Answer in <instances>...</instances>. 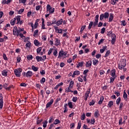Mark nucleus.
<instances>
[{
	"instance_id": "obj_24",
	"label": "nucleus",
	"mask_w": 129,
	"mask_h": 129,
	"mask_svg": "<svg viewBox=\"0 0 129 129\" xmlns=\"http://www.w3.org/2000/svg\"><path fill=\"white\" fill-rule=\"evenodd\" d=\"M64 111L63 112H67V111H68V109L67 108V104H65V105H64Z\"/></svg>"
},
{
	"instance_id": "obj_55",
	"label": "nucleus",
	"mask_w": 129,
	"mask_h": 129,
	"mask_svg": "<svg viewBox=\"0 0 129 129\" xmlns=\"http://www.w3.org/2000/svg\"><path fill=\"white\" fill-rule=\"evenodd\" d=\"M15 20H12L11 21V22H10L11 25L12 26H14V25H15Z\"/></svg>"
},
{
	"instance_id": "obj_64",
	"label": "nucleus",
	"mask_w": 129,
	"mask_h": 129,
	"mask_svg": "<svg viewBox=\"0 0 129 129\" xmlns=\"http://www.w3.org/2000/svg\"><path fill=\"white\" fill-rule=\"evenodd\" d=\"M57 50H55L53 52V55L55 57H57Z\"/></svg>"
},
{
	"instance_id": "obj_45",
	"label": "nucleus",
	"mask_w": 129,
	"mask_h": 129,
	"mask_svg": "<svg viewBox=\"0 0 129 129\" xmlns=\"http://www.w3.org/2000/svg\"><path fill=\"white\" fill-rule=\"evenodd\" d=\"M81 119L82 120H84V119H85V114H83V115L81 117Z\"/></svg>"
},
{
	"instance_id": "obj_41",
	"label": "nucleus",
	"mask_w": 129,
	"mask_h": 129,
	"mask_svg": "<svg viewBox=\"0 0 129 129\" xmlns=\"http://www.w3.org/2000/svg\"><path fill=\"white\" fill-rule=\"evenodd\" d=\"M91 124H94V123L95 122V119H94V118H92L91 119Z\"/></svg>"
},
{
	"instance_id": "obj_62",
	"label": "nucleus",
	"mask_w": 129,
	"mask_h": 129,
	"mask_svg": "<svg viewBox=\"0 0 129 129\" xmlns=\"http://www.w3.org/2000/svg\"><path fill=\"white\" fill-rule=\"evenodd\" d=\"M111 5H114L115 4H116V2H115V0H111Z\"/></svg>"
},
{
	"instance_id": "obj_11",
	"label": "nucleus",
	"mask_w": 129,
	"mask_h": 129,
	"mask_svg": "<svg viewBox=\"0 0 129 129\" xmlns=\"http://www.w3.org/2000/svg\"><path fill=\"white\" fill-rule=\"evenodd\" d=\"M62 23H63V19H60L58 21H57L56 23L55 24L57 26H60V25H61Z\"/></svg>"
},
{
	"instance_id": "obj_18",
	"label": "nucleus",
	"mask_w": 129,
	"mask_h": 129,
	"mask_svg": "<svg viewBox=\"0 0 129 129\" xmlns=\"http://www.w3.org/2000/svg\"><path fill=\"white\" fill-rule=\"evenodd\" d=\"M99 116V112H98V110H97L95 112L94 116L95 117H98Z\"/></svg>"
},
{
	"instance_id": "obj_60",
	"label": "nucleus",
	"mask_w": 129,
	"mask_h": 129,
	"mask_svg": "<svg viewBox=\"0 0 129 129\" xmlns=\"http://www.w3.org/2000/svg\"><path fill=\"white\" fill-rule=\"evenodd\" d=\"M38 32H39V31L38 30H35V31L34 32L33 36L35 37V36H36V35H37V34H38Z\"/></svg>"
},
{
	"instance_id": "obj_52",
	"label": "nucleus",
	"mask_w": 129,
	"mask_h": 129,
	"mask_svg": "<svg viewBox=\"0 0 129 129\" xmlns=\"http://www.w3.org/2000/svg\"><path fill=\"white\" fill-rule=\"evenodd\" d=\"M103 41H104V39H101L98 42V45H100L101 44H102L103 43Z\"/></svg>"
},
{
	"instance_id": "obj_29",
	"label": "nucleus",
	"mask_w": 129,
	"mask_h": 129,
	"mask_svg": "<svg viewBox=\"0 0 129 129\" xmlns=\"http://www.w3.org/2000/svg\"><path fill=\"white\" fill-rule=\"evenodd\" d=\"M93 25V22L91 21L90 24L89 25L88 27V30H90V29H91V27H92V25Z\"/></svg>"
},
{
	"instance_id": "obj_59",
	"label": "nucleus",
	"mask_w": 129,
	"mask_h": 129,
	"mask_svg": "<svg viewBox=\"0 0 129 129\" xmlns=\"http://www.w3.org/2000/svg\"><path fill=\"white\" fill-rule=\"evenodd\" d=\"M100 57H101V54H98L96 55V58H97V59H99Z\"/></svg>"
},
{
	"instance_id": "obj_44",
	"label": "nucleus",
	"mask_w": 129,
	"mask_h": 129,
	"mask_svg": "<svg viewBox=\"0 0 129 129\" xmlns=\"http://www.w3.org/2000/svg\"><path fill=\"white\" fill-rule=\"evenodd\" d=\"M45 81H46V79H45L44 78H42L40 81V83H45Z\"/></svg>"
},
{
	"instance_id": "obj_28",
	"label": "nucleus",
	"mask_w": 129,
	"mask_h": 129,
	"mask_svg": "<svg viewBox=\"0 0 129 129\" xmlns=\"http://www.w3.org/2000/svg\"><path fill=\"white\" fill-rule=\"evenodd\" d=\"M34 43L35 46H39V45H40V43H39L37 40H34Z\"/></svg>"
},
{
	"instance_id": "obj_1",
	"label": "nucleus",
	"mask_w": 129,
	"mask_h": 129,
	"mask_svg": "<svg viewBox=\"0 0 129 129\" xmlns=\"http://www.w3.org/2000/svg\"><path fill=\"white\" fill-rule=\"evenodd\" d=\"M109 17V13L106 12L104 14L100 15V21H102L103 19H108Z\"/></svg>"
},
{
	"instance_id": "obj_5",
	"label": "nucleus",
	"mask_w": 129,
	"mask_h": 129,
	"mask_svg": "<svg viewBox=\"0 0 129 129\" xmlns=\"http://www.w3.org/2000/svg\"><path fill=\"white\" fill-rule=\"evenodd\" d=\"M111 43L112 45H114V43H115V40H116V36L115 34H111Z\"/></svg>"
},
{
	"instance_id": "obj_7",
	"label": "nucleus",
	"mask_w": 129,
	"mask_h": 129,
	"mask_svg": "<svg viewBox=\"0 0 129 129\" xmlns=\"http://www.w3.org/2000/svg\"><path fill=\"white\" fill-rule=\"evenodd\" d=\"M53 102H54V100H53V99H51L50 101L46 104V108H48V107H50V106H51V105H52V104H53Z\"/></svg>"
},
{
	"instance_id": "obj_16",
	"label": "nucleus",
	"mask_w": 129,
	"mask_h": 129,
	"mask_svg": "<svg viewBox=\"0 0 129 129\" xmlns=\"http://www.w3.org/2000/svg\"><path fill=\"white\" fill-rule=\"evenodd\" d=\"M36 59L37 62H40V61H42V57L39 56H36Z\"/></svg>"
},
{
	"instance_id": "obj_27",
	"label": "nucleus",
	"mask_w": 129,
	"mask_h": 129,
	"mask_svg": "<svg viewBox=\"0 0 129 129\" xmlns=\"http://www.w3.org/2000/svg\"><path fill=\"white\" fill-rule=\"evenodd\" d=\"M32 69L33 70V71H38V68L35 67L34 66H32Z\"/></svg>"
},
{
	"instance_id": "obj_50",
	"label": "nucleus",
	"mask_w": 129,
	"mask_h": 129,
	"mask_svg": "<svg viewBox=\"0 0 129 129\" xmlns=\"http://www.w3.org/2000/svg\"><path fill=\"white\" fill-rule=\"evenodd\" d=\"M26 2H27V0H19L20 4L21 3L22 4H26Z\"/></svg>"
},
{
	"instance_id": "obj_47",
	"label": "nucleus",
	"mask_w": 129,
	"mask_h": 129,
	"mask_svg": "<svg viewBox=\"0 0 129 129\" xmlns=\"http://www.w3.org/2000/svg\"><path fill=\"white\" fill-rule=\"evenodd\" d=\"M4 106V101H0V109H2Z\"/></svg>"
},
{
	"instance_id": "obj_30",
	"label": "nucleus",
	"mask_w": 129,
	"mask_h": 129,
	"mask_svg": "<svg viewBox=\"0 0 129 129\" xmlns=\"http://www.w3.org/2000/svg\"><path fill=\"white\" fill-rule=\"evenodd\" d=\"M90 93V91H87L85 93V97H89V94Z\"/></svg>"
},
{
	"instance_id": "obj_57",
	"label": "nucleus",
	"mask_w": 129,
	"mask_h": 129,
	"mask_svg": "<svg viewBox=\"0 0 129 129\" xmlns=\"http://www.w3.org/2000/svg\"><path fill=\"white\" fill-rule=\"evenodd\" d=\"M84 63V62H83V61L79 62V65L80 67H82V66H83Z\"/></svg>"
},
{
	"instance_id": "obj_39",
	"label": "nucleus",
	"mask_w": 129,
	"mask_h": 129,
	"mask_svg": "<svg viewBox=\"0 0 129 129\" xmlns=\"http://www.w3.org/2000/svg\"><path fill=\"white\" fill-rule=\"evenodd\" d=\"M98 63V60L95 59L93 60V65H96V64Z\"/></svg>"
},
{
	"instance_id": "obj_51",
	"label": "nucleus",
	"mask_w": 129,
	"mask_h": 129,
	"mask_svg": "<svg viewBox=\"0 0 129 129\" xmlns=\"http://www.w3.org/2000/svg\"><path fill=\"white\" fill-rule=\"evenodd\" d=\"M3 56L4 60H8V57H7V55H6L5 53H3Z\"/></svg>"
},
{
	"instance_id": "obj_32",
	"label": "nucleus",
	"mask_w": 129,
	"mask_h": 129,
	"mask_svg": "<svg viewBox=\"0 0 129 129\" xmlns=\"http://www.w3.org/2000/svg\"><path fill=\"white\" fill-rule=\"evenodd\" d=\"M58 123H60V120H59L58 119H56L53 122V124H58Z\"/></svg>"
},
{
	"instance_id": "obj_26",
	"label": "nucleus",
	"mask_w": 129,
	"mask_h": 129,
	"mask_svg": "<svg viewBox=\"0 0 129 129\" xmlns=\"http://www.w3.org/2000/svg\"><path fill=\"white\" fill-rule=\"evenodd\" d=\"M8 74V72L7 71H3L2 72V75H3V76H7Z\"/></svg>"
},
{
	"instance_id": "obj_63",
	"label": "nucleus",
	"mask_w": 129,
	"mask_h": 129,
	"mask_svg": "<svg viewBox=\"0 0 129 129\" xmlns=\"http://www.w3.org/2000/svg\"><path fill=\"white\" fill-rule=\"evenodd\" d=\"M13 85H10L9 87L6 88V90H11V88H12Z\"/></svg>"
},
{
	"instance_id": "obj_2",
	"label": "nucleus",
	"mask_w": 129,
	"mask_h": 129,
	"mask_svg": "<svg viewBox=\"0 0 129 129\" xmlns=\"http://www.w3.org/2000/svg\"><path fill=\"white\" fill-rule=\"evenodd\" d=\"M126 65V63H125V61L124 60L120 61L119 63L118 68L119 69L121 70L122 68H124V67H125Z\"/></svg>"
},
{
	"instance_id": "obj_19",
	"label": "nucleus",
	"mask_w": 129,
	"mask_h": 129,
	"mask_svg": "<svg viewBox=\"0 0 129 129\" xmlns=\"http://www.w3.org/2000/svg\"><path fill=\"white\" fill-rule=\"evenodd\" d=\"M66 92H71L72 93H73V91L71 90L70 89V88L69 87L67 88L66 89Z\"/></svg>"
},
{
	"instance_id": "obj_20",
	"label": "nucleus",
	"mask_w": 129,
	"mask_h": 129,
	"mask_svg": "<svg viewBox=\"0 0 129 129\" xmlns=\"http://www.w3.org/2000/svg\"><path fill=\"white\" fill-rule=\"evenodd\" d=\"M112 105H113V101H109V103L108 104V106H109V107H112Z\"/></svg>"
},
{
	"instance_id": "obj_22",
	"label": "nucleus",
	"mask_w": 129,
	"mask_h": 129,
	"mask_svg": "<svg viewBox=\"0 0 129 129\" xmlns=\"http://www.w3.org/2000/svg\"><path fill=\"white\" fill-rule=\"evenodd\" d=\"M120 97H119L116 101V103L118 105L120 103Z\"/></svg>"
},
{
	"instance_id": "obj_40",
	"label": "nucleus",
	"mask_w": 129,
	"mask_h": 129,
	"mask_svg": "<svg viewBox=\"0 0 129 129\" xmlns=\"http://www.w3.org/2000/svg\"><path fill=\"white\" fill-rule=\"evenodd\" d=\"M94 103H95V101L92 100L91 102L89 103L90 106H91V105H94Z\"/></svg>"
},
{
	"instance_id": "obj_8",
	"label": "nucleus",
	"mask_w": 129,
	"mask_h": 129,
	"mask_svg": "<svg viewBox=\"0 0 129 129\" xmlns=\"http://www.w3.org/2000/svg\"><path fill=\"white\" fill-rule=\"evenodd\" d=\"M80 74V72L79 71H75L74 72L73 74L72 75V77L74 78L75 77V75H79Z\"/></svg>"
},
{
	"instance_id": "obj_54",
	"label": "nucleus",
	"mask_w": 129,
	"mask_h": 129,
	"mask_svg": "<svg viewBox=\"0 0 129 129\" xmlns=\"http://www.w3.org/2000/svg\"><path fill=\"white\" fill-rule=\"evenodd\" d=\"M114 94H115L116 95V96L118 97L119 96V95H120V93H119V92L117 91H115L114 92Z\"/></svg>"
},
{
	"instance_id": "obj_36",
	"label": "nucleus",
	"mask_w": 129,
	"mask_h": 129,
	"mask_svg": "<svg viewBox=\"0 0 129 129\" xmlns=\"http://www.w3.org/2000/svg\"><path fill=\"white\" fill-rule=\"evenodd\" d=\"M88 72H89V70H86L84 71L83 74L84 75H85V76H87V73H88Z\"/></svg>"
},
{
	"instance_id": "obj_56",
	"label": "nucleus",
	"mask_w": 129,
	"mask_h": 129,
	"mask_svg": "<svg viewBox=\"0 0 129 129\" xmlns=\"http://www.w3.org/2000/svg\"><path fill=\"white\" fill-rule=\"evenodd\" d=\"M73 101L74 102H76L77 101V97H74L73 98Z\"/></svg>"
},
{
	"instance_id": "obj_4",
	"label": "nucleus",
	"mask_w": 129,
	"mask_h": 129,
	"mask_svg": "<svg viewBox=\"0 0 129 129\" xmlns=\"http://www.w3.org/2000/svg\"><path fill=\"white\" fill-rule=\"evenodd\" d=\"M22 74L23 76L26 77H32V76H33V72L31 71H29L27 73L24 72Z\"/></svg>"
},
{
	"instance_id": "obj_37",
	"label": "nucleus",
	"mask_w": 129,
	"mask_h": 129,
	"mask_svg": "<svg viewBox=\"0 0 129 129\" xmlns=\"http://www.w3.org/2000/svg\"><path fill=\"white\" fill-rule=\"evenodd\" d=\"M38 20L37 19L35 21V24H34L35 29H37V27H38Z\"/></svg>"
},
{
	"instance_id": "obj_15",
	"label": "nucleus",
	"mask_w": 129,
	"mask_h": 129,
	"mask_svg": "<svg viewBox=\"0 0 129 129\" xmlns=\"http://www.w3.org/2000/svg\"><path fill=\"white\" fill-rule=\"evenodd\" d=\"M103 99H104V98L103 97V96H101L100 97V99L98 102V104H101L102 103V102L103 101Z\"/></svg>"
},
{
	"instance_id": "obj_21",
	"label": "nucleus",
	"mask_w": 129,
	"mask_h": 129,
	"mask_svg": "<svg viewBox=\"0 0 129 129\" xmlns=\"http://www.w3.org/2000/svg\"><path fill=\"white\" fill-rule=\"evenodd\" d=\"M63 56V51H60L59 52V55L58 56V58H61V57H62Z\"/></svg>"
},
{
	"instance_id": "obj_42",
	"label": "nucleus",
	"mask_w": 129,
	"mask_h": 129,
	"mask_svg": "<svg viewBox=\"0 0 129 129\" xmlns=\"http://www.w3.org/2000/svg\"><path fill=\"white\" fill-rule=\"evenodd\" d=\"M68 105L70 108H73V105L72 104V102H69L68 103Z\"/></svg>"
},
{
	"instance_id": "obj_6",
	"label": "nucleus",
	"mask_w": 129,
	"mask_h": 129,
	"mask_svg": "<svg viewBox=\"0 0 129 129\" xmlns=\"http://www.w3.org/2000/svg\"><path fill=\"white\" fill-rule=\"evenodd\" d=\"M54 28L55 29L56 33H57L58 34H62V30L61 29H59L58 28V27L54 26Z\"/></svg>"
},
{
	"instance_id": "obj_23",
	"label": "nucleus",
	"mask_w": 129,
	"mask_h": 129,
	"mask_svg": "<svg viewBox=\"0 0 129 129\" xmlns=\"http://www.w3.org/2000/svg\"><path fill=\"white\" fill-rule=\"evenodd\" d=\"M18 27H16L13 29V35H17V31Z\"/></svg>"
},
{
	"instance_id": "obj_38",
	"label": "nucleus",
	"mask_w": 129,
	"mask_h": 129,
	"mask_svg": "<svg viewBox=\"0 0 129 129\" xmlns=\"http://www.w3.org/2000/svg\"><path fill=\"white\" fill-rule=\"evenodd\" d=\"M81 127V121H79L78 122V125L77 126V129H80Z\"/></svg>"
},
{
	"instance_id": "obj_43",
	"label": "nucleus",
	"mask_w": 129,
	"mask_h": 129,
	"mask_svg": "<svg viewBox=\"0 0 129 129\" xmlns=\"http://www.w3.org/2000/svg\"><path fill=\"white\" fill-rule=\"evenodd\" d=\"M105 32V28L103 27V28L101 29V34H104V32Z\"/></svg>"
},
{
	"instance_id": "obj_14",
	"label": "nucleus",
	"mask_w": 129,
	"mask_h": 129,
	"mask_svg": "<svg viewBox=\"0 0 129 129\" xmlns=\"http://www.w3.org/2000/svg\"><path fill=\"white\" fill-rule=\"evenodd\" d=\"M113 20V14L111 13L110 14V16H109V21L108 22H112Z\"/></svg>"
},
{
	"instance_id": "obj_3",
	"label": "nucleus",
	"mask_w": 129,
	"mask_h": 129,
	"mask_svg": "<svg viewBox=\"0 0 129 129\" xmlns=\"http://www.w3.org/2000/svg\"><path fill=\"white\" fill-rule=\"evenodd\" d=\"M47 12H49L50 14H53L54 12H55V8H53L51 7L49 5H47L46 7Z\"/></svg>"
},
{
	"instance_id": "obj_49",
	"label": "nucleus",
	"mask_w": 129,
	"mask_h": 129,
	"mask_svg": "<svg viewBox=\"0 0 129 129\" xmlns=\"http://www.w3.org/2000/svg\"><path fill=\"white\" fill-rule=\"evenodd\" d=\"M41 51H42V47H38L37 49V53H39L40 52H41Z\"/></svg>"
},
{
	"instance_id": "obj_46",
	"label": "nucleus",
	"mask_w": 129,
	"mask_h": 129,
	"mask_svg": "<svg viewBox=\"0 0 129 129\" xmlns=\"http://www.w3.org/2000/svg\"><path fill=\"white\" fill-rule=\"evenodd\" d=\"M98 18H99V15H96L95 22H98Z\"/></svg>"
},
{
	"instance_id": "obj_61",
	"label": "nucleus",
	"mask_w": 129,
	"mask_h": 129,
	"mask_svg": "<svg viewBox=\"0 0 129 129\" xmlns=\"http://www.w3.org/2000/svg\"><path fill=\"white\" fill-rule=\"evenodd\" d=\"M104 73H105V72H104V71H103V70L100 71V75H103V74H104Z\"/></svg>"
},
{
	"instance_id": "obj_25",
	"label": "nucleus",
	"mask_w": 129,
	"mask_h": 129,
	"mask_svg": "<svg viewBox=\"0 0 129 129\" xmlns=\"http://www.w3.org/2000/svg\"><path fill=\"white\" fill-rule=\"evenodd\" d=\"M123 97L125 100L126 99V98H127V94H126V93L125 92V91L123 92Z\"/></svg>"
},
{
	"instance_id": "obj_31",
	"label": "nucleus",
	"mask_w": 129,
	"mask_h": 129,
	"mask_svg": "<svg viewBox=\"0 0 129 129\" xmlns=\"http://www.w3.org/2000/svg\"><path fill=\"white\" fill-rule=\"evenodd\" d=\"M16 20L17 21V24H19V23H20V22H21V16H17L16 17Z\"/></svg>"
},
{
	"instance_id": "obj_9",
	"label": "nucleus",
	"mask_w": 129,
	"mask_h": 129,
	"mask_svg": "<svg viewBox=\"0 0 129 129\" xmlns=\"http://www.w3.org/2000/svg\"><path fill=\"white\" fill-rule=\"evenodd\" d=\"M14 73L17 77H21V73L18 71V70L15 69L14 70Z\"/></svg>"
},
{
	"instance_id": "obj_35",
	"label": "nucleus",
	"mask_w": 129,
	"mask_h": 129,
	"mask_svg": "<svg viewBox=\"0 0 129 129\" xmlns=\"http://www.w3.org/2000/svg\"><path fill=\"white\" fill-rule=\"evenodd\" d=\"M27 58L28 60H32V59H33V56L32 55H28Z\"/></svg>"
},
{
	"instance_id": "obj_10",
	"label": "nucleus",
	"mask_w": 129,
	"mask_h": 129,
	"mask_svg": "<svg viewBox=\"0 0 129 129\" xmlns=\"http://www.w3.org/2000/svg\"><path fill=\"white\" fill-rule=\"evenodd\" d=\"M55 46H59V45H61V43L60 42V40H59V39L55 38Z\"/></svg>"
},
{
	"instance_id": "obj_34",
	"label": "nucleus",
	"mask_w": 129,
	"mask_h": 129,
	"mask_svg": "<svg viewBox=\"0 0 129 129\" xmlns=\"http://www.w3.org/2000/svg\"><path fill=\"white\" fill-rule=\"evenodd\" d=\"M109 54H110V51L109 50H107L104 55L105 58H106V57H107Z\"/></svg>"
},
{
	"instance_id": "obj_12",
	"label": "nucleus",
	"mask_w": 129,
	"mask_h": 129,
	"mask_svg": "<svg viewBox=\"0 0 129 129\" xmlns=\"http://www.w3.org/2000/svg\"><path fill=\"white\" fill-rule=\"evenodd\" d=\"M92 64V61L91 60H89L86 63V67H90Z\"/></svg>"
},
{
	"instance_id": "obj_17",
	"label": "nucleus",
	"mask_w": 129,
	"mask_h": 129,
	"mask_svg": "<svg viewBox=\"0 0 129 129\" xmlns=\"http://www.w3.org/2000/svg\"><path fill=\"white\" fill-rule=\"evenodd\" d=\"M73 85H74V82L73 81H71L70 83V85L69 87L70 88H72L73 87Z\"/></svg>"
},
{
	"instance_id": "obj_58",
	"label": "nucleus",
	"mask_w": 129,
	"mask_h": 129,
	"mask_svg": "<svg viewBox=\"0 0 129 129\" xmlns=\"http://www.w3.org/2000/svg\"><path fill=\"white\" fill-rule=\"evenodd\" d=\"M0 101H4L3 94H0Z\"/></svg>"
},
{
	"instance_id": "obj_33",
	"label": "nucleus",
	"mask_w": 129,
	"mask_h": 129,
	"mask_svg": "<svg viewBox=\"0 0 129 129\" xmlns=\"http://www.w3.org/2000/svg\"><path fill=\"white\" fill-rule=\"evenodd\" d=\"M115 78H116V77H111L110 78V83H112V82H113V81H114V79H115Z\"/></svg>"
},
{
	"instance_id": "obj_53",
	"label": "nucleus",
	"mask_w": 129,
	"mask_h": 129,
	"mask_svg": "<svg viewBox=\"0 0 129 129\" xmlns=\"http://www.w3.org/2000/svg\"><path fill=\"white\" fill-rule=\"evenodd\" d=\"M47 123H48V121H45L43 124V127H46L47 126Z\"/></svg>"
},
{
	"instance_id": "obj_13",
	"label": "nucleus",
	"mask_w": 129,
	"mask_h": 129,
	"mask_svg": "<svg viewBox=\"0 0 129 129\" xmlns=\"http://www.w3.org/2000/svg\"><path fill=\"white\" fill-rule=\"evenodd\" d=\"M111 76L112 77H116V76H115V70H112L111 71Z\"/></svg>"
},
{
	"instance_id": "obj_48",
	"label": "nucleus",
	"mask_w": 129,
	"mask_h": 129,
	"mask_svg": "<svg viewBox=\"0 0 129 129\" xmlns=\"http://www.w3.org/2000/svg\"><path fill=\"white\" fill-rule=\"evenodd\" d=\"M24 11H25V9H21L18 11V14H22V13H24Z\"/></svg>"
}]
</instances>
